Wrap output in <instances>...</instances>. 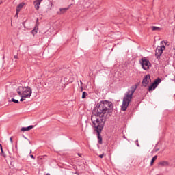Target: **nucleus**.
Segmentation results:
<instances>
[{
	"mask_svg": "<svg viewBox=\"0 0 175 175\" xmlns=\"http://www.w3.org/2000/svg\"><path fill=\"white\" fill-rule=\"evenodd\" d=\"M110 103L104 101L96 104L92 115L91 120L95 131L98 133L102 132L105 126L106 119L111 116V112L109 109Z\"/></svg>",
	"mask_w": 175,
	"mask_h": 175,
	"instance_id": "1",
	"label": "nucleus"
},
{
	"mask_svg": "<svg viewBox=\"0 0 175 175\" xmlns=\"http://www.w3.org/2000/svg\"><path fill=\"white\" fill-rule=\"evenodd\" d=\"M16 92L21 98V102H24L27 98H31L32 95V89L29 87L19 86L16 89Z\"/></svg>",
	"mask_w": 175,
	"mask_h": 175,
	"instance_id": "2",
	"label": "nucleus"
},
{
	"mask_svg": "<svg viewBox=\"0 0 175 175\" xmlns=\"http://www.w3.org/2000/svg\"><path fill=\"white\" fill-rule=\"evenodd\" d=\"M136 88H137V86H133L131 90H129L127 94L124 96L122 105V110H123V111H125L126 109H128V106H129V103H131V100H132V96L133 94H135Z\"/></svg>",
	"mask_w": 175,
	"mask_h": 175,
	"instance_id": "3",
	"label": "nucleus"
},
{
	"mask_svg": "<svg viewBox=\"0 0 175 175\" xmlns=\"http://www.w3.org/2000/svg\"><path fill=\"white\" fill-rule=\"evenodd\" d=\"M140 64H141L144 70H148L150 69V68H151V63L150 62V61H148L145 57H143L141 59Z\"/></svg>",
	"mask_w": 175,
	"mask_h": 175,
	"instance_id": "4",
	"label": "nucleus"
},
{
	"mask_svg": "<svg viewBox=\"0 0 175 175\" xmlns=\"http://www.w3.org/2000/svg\"><path fill=\"white\" fill-rule=\"evenodd\" d=\"M164 43L165 42L162 41L161 42V46H157V48L156 49V57H161V55H162V53L165 50V45H163Z\"/></svg>",
	"mask_w": 175,
	"mask_h": 175,
	"instance_id": "5",
	"label": "nucleus"
},
{
	"mask_svg": "<svg viewBox=\"0 0 175 175\" xmlns=\"http://www.w3.org/2000/svg\"><path fill=\"white\" fill-rule=\"evenodd\" d=\"M150 83H151V77L150 76V75H147L143 79L142 87H144V88L147 87V85H148Z\"/></svg>",
	"mask_w": 175,
	"mask_h": 175,
	"instance_id": "6",
	"label": "nucleus"
},
{
	"mask_svg": "<svg viewBox=\"0 0 175 175\" xmlns=\"http://www.w3.org/2000/svg\"><path fill=\"white\" fill-rule=\"evenodd\" d=\"M161 81H162L161 78L156 79L154 83L149 87L148 91H152V90H155Z\"/></svg>",
	"mask_w": 175,
	"mask_h": 175,
	"instance_id": "7",
	"label": "nucleus"
},
{
	"mask_svg": "<svg viewBox=\"0 0 175 175\" xmlns=\"http://www.w3.org/2000/svg\"><path fill=\"white\" fill-rule=\"evenodd\" d=\"M42 1L43 0H36L34 1V6L36 10H39V6H40V3H42Z\"/></svg>",
	"mask_w": 175,
	"mask_h": 175,
	"instance_id": "8",
	"label": "nucleus"
},
{
	"mask_svg": "<svg viewBox=\"0 0 175 175\" xmlns=\"http://www.w3.org/2000/svg\"><path fill=\"white\" fill-rule=\"evenodd\" d=\"M23 6H24V3H21L19 5H18V6L16 8V16L18 15V13H20V11L21 10V9H23Z\"/></svg>",
	"mask_w": 175,
	"mask_h": 175,
	"instance_id": "9",
	"label": "nucleus"
},
{
	"mask_svg": "<svg viewBox=\"0 0 175 175\" xmlns=\"http://www.w3.org/2000/svg\"><path fill=\"white\" fill-rule=\"evenodd\" d=\"M159 166L167 167L170 166V163L168 161H163L159 163Z\"/></svg>",
	"mask_w": 175,
	"mask_h": 175,
	"instance_id": "10",
	"label": "nucleus"
},
{
	"mask_svg": "<svg viewBox=\"0 0 175 175\" xmlns=\"http://www.w3.org/2000/svg\"><path fill=\"white\" fill-rule=\"evenodd\" d=\"M33 128V126H29L28 127H22L21 131V132H27L28 131H31Z\"/></svg>",
	"mask_w": 175,
	"mask_h": 175,
	"instance_id": "11",
	"label": "nucleus"
},
{
	"mask_svg": "<svg viewBox=\"0 0 175 175\" xmlns=\"http://www.w3.org/2000/svg\"><path fill=\"white\" fill-rule=\"evenodd\" d=\"M69 10V8H60L59 12H57V14H63V13H66L67 10Z\"/></svg>",
	"mask_w": 175,
	"mask_h": 175,
	"instance_id": "12",
	"label": "nucleus"
},
{
	"mask_svg": "<svg viewBox=\"0 0 175 175\" xmlns=\"http://www.w3.org/2000/svg\"><path fill=\"white\" fill-rule=\"evenodd\" d=\"M157 158H158V156H154V157L152 159L151 162H150L151 166H152V165H154V163L155 162V161H157Z\"/></svg>",
	"mask_w": 175,
	"mask_h": 175,
	"instance_id": "13",
	"label": "nucleus"
},
{
	"mask_svg": "<svg viewBox=\"0 0 175 175\" xmlns=\"http://www.w3.org/2000/svg\"><path fill=\"white\" fill-rule=\"evenodd\" d=\"M31 33H33V35L38 33V27L37 26H36L34 27L33 30L31 31Z\"/></svg>",
	"mask_w": 175,
	"mask_h": 175,
	"instance_id": "14",
	"label": "nucleus"
},
{
	"mask_svg": "<svg viewBox=\"0 0 175 175\" xmlns=\"http://www.w3.org/2000/svg\"><path fill=\"white\" fill-rule=\"evenodd\" d=\"M152 31H161V28L159 27L152 26Z\"/></svg>",
	"mask_w": 175,
	"mask_h": 175,
	"instance_id": "15",
	"label": "nucleus"
},
{
	"mask_svg": "<svg viewBox=\"0 0 175 175\" xmlns=\"http://www.w3.org/2000/svg\"><path fill=\"white\" fill-rule=\"evenodd\" d=\"M87 92H83V93H82V99H84V98H85V96H87Z\"/></svg>",
	"mask_w": 175,
	"mask_h": 175,
	"instance_id": "16",
	"label": "nucleus"
},
{
	"mask_svg": "<svg viewBox=\"0 0 175 175\" xmlns=\"http://www.w3.org/2000/svg\"><path fill=\"white\" fill-rule=\"evenodd\" d=\"M11 100H12V102H14V103H18V100H16V99H14V98H12Z\"/></svg>",
	"mask_w": 175,
	"mask_h": 175,
	"instance_id": "17",
	"label": "nucleus"
},
{
	"mask_svg": "<svg viewBox=\"0 0 175 175\" xmlns=\"http://www.w3.org/2000/svg\"><path fill=\"white\" fill-rule=\"evenodd\" d=\"M97 132V133H98V139H102V137H100V133H98V131H96Z\"/></svg>",
	"mask_w": 175,
	"mask_h": 175,
	"instance_id": "18",
	"label": "nucleus"
},
{
	"mask_svg": "<svg viewBox=\"0 0 175 175\" xmlns=\"http://www.w3.org/2000/svg\"><path fill=\"white\" fill-rule=\"evenodd\" d=\"M98 143L102 144V138L98 139Z\"/></svg>",
	"mask_w": 175,
	"mask_h": 175,
	"instance_id": "19",
	"label": "nucleus"
},
{
	"mask_svg": "<svg viewBox=\"0 0 175 175\" xmlns=\"http://www.w3.org/2000/svg\"><path fill=\"white\" fill-rule=\"evenodd\" d=\"M10 141L11 143H13V137H11L10 138Z\"/></svg>",
	"mask_w": 175,
	"mask_h": 175,
	"instance_id": "20",
	"label": "nucleus"
},
{
	"mask_svg": "<svg viewBox=\"0 0 175 175\" xmlns=\"http://www.w3.org/2000/svg\"><path fill=\"white\" fill-rule=\"evenodd\" d=\"M99 157H100V158H103V157H105V154H100Z\"/></svg>",
	"mask_w": 175,
	"mask_h": 175,
	"instance_id": "21",
	"label": "nucleus"
},
{
	"mask_svg": "<svg viewBox=\"0 0 175 175\" xmlns=\"http://www.w3.org/2000/svg\"><path fill=\"white\" fill-rule=\"evenodd\" d=\"M1 154H2L3 157H5V153L3 152V150H1Z\"/></svg>",
	"mask_w": 175,
	"mask_h": 175,
	"instance_id": "22",
	"label": "nucleus"
},
{
	"mask_svg": "<svg viewBox=\"0 0 175 175\" xmlns=\"http://www.w3.org/2000/svg\"><path fill=\"white\" fill-rule=\"evenodd\" d=\"M0 148H1V151L3 150V149L2 148V144H0Z\"/></svg>",
	"mask_w": 175,
	"mask_h": 175,
	"instance_id": "23",
	"label": "nucleus"
},
{
	"mask_svg": "<svg viewBox=\"0 0 175 175\" xmlns=\"http://www.w3.org/2000/svg\"><path fill=\"white\" fill-rule=\"evenodd\" d=\"M0 148H1V151L3 150V149L2 148V144H0Z\"/></svg>",
	"mask_w": 175,
	"mask_h": 175,
	"instance_id": "24",
	"label": "nucleus"
},
{
	"mask_svg": "<svg viewBox=\"0 0 175 175\" xmlns=\"http://www.w3.org/2000/svg\"><path fill=\"white\" fill-rule=\"evenodd\" d=\"M30 157L31 158H33V159H35V157H33V155L31 154Z\"/></svg>",
	"mask_w": 175,
	"mask_h": 175,
	"instance_id": "25",
	"label": "nucleus"
},
{
	"mask_svg": "<svg viewBox=\"0 0 175 175\" xmlns=\"http://www.w3.org/2000/svg\"><path fill=\"white\" fill-rule=\"evenodd\" d=\"M14 58H15V59H17V58H18L17 55H14Z\"/></svg>",
	"mask_w": 175,
	"mask_h": 175,
	"instance_id": "26",
	"label": "nucleus"
},
{
	"mask_svg": "<svg viewBox=\"0 0 175 175\" xmlns=\"http://www.w3.org/2000/svg\"><path fill=\"white\" fill-rule=\"evenodd\" d=\"M81 91L83 92V87H81Z\"/></svg>",
	"mask_w": 175,
	"mask_h": 175,
	"instance_id": "27",
	"label": "nucleus"
},
{
	"mask_svg": "<svg viewBox=\"0 0 175 175\" xmlns=\"http://www.w3.org/2000/svg\"><path fill=\"white\" fill-rule=\"evenodd\" d=\"M46 175H50V174H49V173H47Z\"/></svg>",
	"mask_w": 175,
	"mask_h": 175,
	"instance_id": "28",
	"label": "nucleus"
},
{
	"mask_svg": "<svg viewBox=\"0 0 175 175\" xmlns=\"http://www.w3.org/2000/svg\"><path fill=\"white\" fill-rule=\"evenodd\" d=\"M1 3H2V1H0V5H1Z\"/></svg>",
	"mask_w": 175,
	"mask_h": 175,
	"instance_id": "29",
	"label": "nucleus"
},
{
	"mask_svg": "<svg viewBox=\"0 0 175 175\" xmlns=\"http://www.w3.org/2000/svg\"><path fill=\"white\" fill-rule=\"evenodd\" d=\"M79 157H81V154H79Z\"/></svg>",
	"mask_w": 175,
	"mask_h": 175,
	"instance_id": "30",
	"label": "nucleus"
},
{
	"mask_svg": "<svg viewBox=\"0 0 175 175\" xmlns=\"http://www.w3.org/2000/svg\"><path fill=\"white\" fill-rule=\"evenodd\" d=\"M79 157H81V154H79Z\"/></svg>",
	"mask_w": 175,
	"mask_h": 175,
	"instance_id": "31",
	"label": "nucleus"
},
{
	"mask_svg": "<svg viewBox=\"0 0 175 175\" xmlns=\"http://www.w3.org/2000/svg\"><path fill=\"white\" fill-rule=\"evenodd\" d=\"M79 157H81V154H79Z\"/></svg>",
	"mask_w": 175,
	"mask_h": 175,
	"instance_id": "32",
	"label": "nucleus"
}]
</instances>
